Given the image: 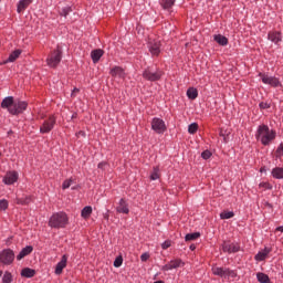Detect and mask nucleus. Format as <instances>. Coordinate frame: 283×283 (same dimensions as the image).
I'll return each mask as SVG.
<instances>
[{"mask_svg": "<svg viewBox=\"0 0 283 283\" xmlns=\"http://www.w3.org/2000/svg\"><path fill=\"white\" fill-rule=\"evenodd\" d=\"M277 137V133L271 128L269 125L261 124L258 126L255 132V138L263 145L264 147H269L273 140Z\"/></svg>", "mask_w": 283, "mask_h": 283, "instance_id": "obj_1", "label": "nucleus"}, {"mask_svg": "<svg viewBox=\"0 0 283 283\" xmlns=\"http://www.w3.org/2000/svg\"><path fill=\"white\" fill-rule=\"evenodd\" d=\"M48 224L50 229H65L70 224V216L65 211L53 212Z\"/></svg>", "mask_w": 283, "mask_h": 283, "instance_id": "obj_2", "label": "nucleus"}, {"mask_svg": "<svg viewBox=\"0 0 283 283\" xmlns=\"http://www.w3.org/2000/svg\"><path fill=\"white\" fill-rule=\"evenodd\" d=\"M61 61H63V49L61 45H57L53 51L49 53L46 57V65L53 70H56V67H59L61 64Z\"/></svg>", "mask_w": 283, "mask_h": 283, "instance_id": "obj_3", "label": "nucleus"}, {"mask_svg": "<svg viewBox=\"0 0 283 283\" xmlns=\"http://www.w3.org/2000/svg\"><path fill=\"white\" fill-rule=\"evenodd\" d=\"M57 118L56 114H50L49 116L42 115L41 119L43 122L40 126V134H50L56 127Z\"/></svg>", "mask_w": 283, "mask_h": 283, "instance_id": "obj_4", "label": "nucleus"}, {"mask_svg": "<svg viewBox=\"0 0 283 283\" xmlns=\"http://www.w3.org/2000/svg\"><path fill=\"white\" fill-rule=\"evenodd\" d=\"M142 76L145 81H149L150 83H156V81H160V78L165 76V72L160 69L154 70L153 67L148 66L143 71Z\"/></svg>", "mask_w": 283, "mask_h": 283, "instance_id": "obj_5", "label": "nucleus"}, {"mask_svg": "<svg viewBox=\"0 0 283 283\" xmlns=\"http://www.w3.org/2000/svg\"><path fill=\"white\" fill-rule=\"evenodd\" d=\"M211 271H212V274L217 275L218 277H226V279L232 277V280H234V277H238V272L229 268H220V266L213 265L211 268Z\"/></svg>", "mask_w": 283, "mask_h": 283, "instance_id": "obj_6", "label": "nucleus"}, {"mask_svg": "<svg viewBox=\"0 0 283 283\" xmlns=\"http://www.w3.org/2000/svg\"><path fill=\"white\" fill-rule=\"evenodd\" d=\"M27 109H28V102L18 99V101H14L13 106L9 108V114H11V116H19L23 114V112H25Z\"/></svg>", "mask_w": 283, "mask_h": 283, "instance_id": "obj_7", "label": "nucleus"}, {"mask_svg": "<svg viewBox=\"0 0 283 283\" xmlns=\"http://www.w3.org/2000/svg\"><path fill=\"white\" fill-rule=\"evenodd\" d=\"M14 262V251L12 249H3L0 251V264L10 266Z\"/></svg>", "mask_w": 283, "mask_h": 283, "instance_id": "obj_8", "label": "nucleus"}, {"mask_svg": "<svg viewBox=\"0 0 283 283\" xmlns=\"http://www.w3.org/2000/svg\"><path fill=\"white\" fill-rule=\"evenodd\" d=\"M259 76L264 85H270V87H282V82L275 76H269L266 73H259Z\"/></svg>", "mask_w": 283, "mask_h": 283, "instance_id": "obj_9", "label": "nucleus"}, {"mask_svg": "<svg viewBox=\"0 0 283 283\" xmlns=\"http://www.w3.org/2000/svg\"><path fill=\"white\" fill-rule=\"evenodd\" d=\"M150 125L155 134H165V132H167V124L163 120V118L154 117Z\"/></svg>", "mask_w": 283, "mask_h": 283, "instance_id": "obj_10", "label": "nucleus"}, {"mask_svg": "<svg viewBox=\"0 0 283 283\" xmlns=\"http://www.w3.org/2000/svg\"><path fill=\"white\" fill-rule=\"evenodd\" d=\"M221 249L223 253L231 255V253H240L241 247L240 242L223 241Z\"/></svg>", "mask_w": 283, "mask_h": 283, "instance_id": "obj_11", "label": "nucleus"}, {"mask_svg": "<svg viewBox=\"0 0 283 283\" xmlns=\"http://www.w3.org/2000/svg\"><path fill=\"white\" fill-rule=\"evenodd\" d=\"M161 46L163 44L160 43V41H154L148 43V51L151 54L153 59H158V56H160Z\"/></svg>", "mask_w": 283, "mask_h": 283, "instance_id": "obj_12", "label": "nucleus"}, {"mask_svg": "<svg viewBox=\"0 0 283 283\" xmlns=\"http://www.w3.org/2000/svg\"><path fill=\"white\" fill-rule=\"evenodd\" d=\"M19 180V172L15 170H10L7 171V174L4 175L2 182H4L6 185H14V182H18Z\"/></svg>", "mask_w": 283, "mask_h": 283, "instance_id": "obj_13", "label": "nucleus"}, {"mask_svg": "<svg viewBox=\"0 0 283 283\" xmlns=\"http://www.w3.org/2000/svg\"><path fill=\"white\" fill-rule=\"evenodd\" d=\"M180 266H185V262L181 259H174L161 266V271H172V269H180Z\"/></svg>", "mask_w": 283, "mask_h": 283, "instance_id": "obj_14", "label": "nucleus"}, {"mask_svg": "<svg viewBox=\"0 0 283 283\" xmlns=\"http://www.w3.org/2000/svg\"><path fill=\"white\" fill-rule=\"evenodd\" d=\"M273 251V248L271 247H264L263 250L259 251L255 255H254V260L256 262H264V260H266V258H269V254Z\"/></svg>", "mask_w": 283, "mask_h": 283, "instance_id": "obj_15", "label": "nucleus"}, {"mask_svg": "<svg viewBox=\"0 0 283 283\" xmlns=\"http://www.w3.org/2000/svg\"><path fill=\"white\" fill-rule=\"evenodd\" d=\"M268 40L274 45H280L282 43V31H270L268 33Z\"/></svg>", "mask_w": 283, "mask_h": 283, "instance_id": "obj_16", "label": "nucleus"}, {"mask_svg": "<svg viewBox=\"0 0 283 283\" xmlns=\"http://www.w3.org/2000/svg\"><path fill=\"white\" fill-rule=\"evenodd\" d=\"M109 74L113 78H123L125 80L127 74L125 73V69L122 66H114L111 69Z\"/></svg>", "mask_w": 283, "mask_h": 283, "instance_id": "obj_17", "label": "nucleus"}, {"mask_svg": "<svg viewBox=\"0 0 283 283\" xmlns=\"http://www.w3.org/2000/svg\"><path fill=\"white\" fill-rule=\"evenodd\" d=\"M116 212L124 213L126 216L129 213V203H127V200H125V198H122L119 200L118 206L116 207Z\"/></svg>", "mask_w": 283, "mask_h": 283, "instance_id": "obj_18", "label": "nucleus"}, {"mask_svg": "<svg viewBox=\"0 0 283 283\" xmlns=\"http://www.w3.org/2000/svg\"><path fill=\"white\" fill-rule=\"evenodd\" d=\"M67 266V254H64L61 258V261L57 262V264L55 265V275H61L63 273V269H65Z\"/></svg>", "mask_w": 283, "mask_h": 283, "instance_id": "obj_19", "label": "nucleus"}, {"mask_svg": "<svg viewBox=\"0 0 283 283\" xmlns=\"http://www.w3.org/2000/svg\"><path fill=\"white\" fill-rule=\"evenodd\" d=\"M33 1L34 0H20L17 4L18 14L25 12V10H28V8H30V6H32Z\"/></svg>", "mask_w": 283, "mask_h": 283, "instance_id": "obj_20", "label": "nucleus"}, {"mask_svg": "<svg viewBox=\"0 0 283 283\" xmlns=\"http://www.w3.org/2000/svg\"><path fill=\"white\" fill-rule=\"evenodd\" d=\"M13 105H14L13 96L4 97L1 102L2 109H8V112H10V108L13 107Z\"/></svg>", "mask_w": 283, "mask_h": 283, "instance_id": "obj_21", "label": "nucleus"}, {"mask_svg": "<svg viewBox=\"0 0 283 283\" xmlns=\"http://www.w3.org/2000/svg\"><path fill=\"white\" fill-rule=\"evenodd\" d=\"M105 54V52L102 49H95L91 52V59L93 63H98L101 61V57Z\"/></svg>", "mask_w": 283, "mask_h": 283, "instance_id": "obj_22", "label": "nucleus"}, {"mask_svg": "<svg viewBox=\"0 0 283 283\" xmlns=\"http://www.w3.org/2000/svg\"><path fill=\"white\" fill-rule=\"evenodd\" d=\"M32 251H34V248L32 245H27L17 255V260H23V258L30 255V253H32Z\"/></svg>", "mask_w": 283, "mask_h": 283, "instance_id": "obj_23", "label": "nucleus"}, {"mask_svg": "<svg viewBox=\"0 0 283 283\" xmlns=\"http://www.w3.org/2000/svg\"><path fill=\"white\" fill-rule=\"evenodd\" d=\"M21 277H34L36 275V270L31 269V268H24L20 272Z\"/></svg>", "mask_w": 283, "mask_h": 283, "instance_id": "obj_24", "label": "nucleus"}, {"mask_svg": "<svg viewBox=\"0 0 283 283\" xmlns=\"http://www.w3.org/2000/svg\"><path fill=\"white\" fill-rule=\"evenodd\" d=\"M272 178L275 180H283V167H275L271 171Z\"/></svg>", "mask_w": 283, "mask_h": 283, "instance_id": "obj_25", "label": "nucleus"}, {"mask_svg": "<svg viewBox=\"0 0 283 283\" xmlns=\"http://www.w3.org/2000/svg\"><path fill=\"white\" fill-rule=\"evenodd\" d=\"M93 209L92 206H86L81 210V218H83V220H87L88 218H92V213H93Z\"/></svg>", "mask_w": 283, "mask_h": 283, "instance_id": "obj_26", "label": "nucleus"}, {"mask_svg": "<svg viewBox=\"0 0 283 283\" xmlns=\"http://www.w3.org/2000/svg\"><path fill=\"white\" fill-rule=\"evenodd\" d=\"M216 43H218L219 45H229V39H227V36L222 35V34H216L213 36Z\"/></svg>", "mask_w": 283, "mask_h": 283, "instance_id": "obj_27", "label": "nucleus"}, {"mask_svg": "<svg viewBox=\"0 0 283 283\" xmlns=\"http://www.w3.org/2000/svg\"><path fill=\"white\" fill-rule=\"evenodd\" d=\"M176 3V0H160V6L164 10H171Z\"/></svg>", "mask_w": 283, "mask_h": 283, "instance_id": "obj_28", "label": "nucleus"}, {"mask_svg": "<svg viewBox=\"0 0 283 283\" xmlns=\"http://www.w3.org/2000/svg\"><path fill=\"white\" fill-rule=\"evenodd\" d=\"M186 94L190 101H196L198 98V88L189 87Z\"/></svg>", "mask_w": 283, "mask_h": 283, "instance_id": "obj_29", "label": "nucleus"}, {"mask_svg": "<svg viewBox=\"0 0 283 283\" xmlns=\"http://www.w3.org/2000/svg\"><path fill=\"white\" fill-rule=\"evenodd\" d=\"M19 56H21V50H15L9 55L7 62L14 63V61L18 60Z\"/></svg>", "mask_w": 283, "mask_h": 283, "instance_id": "obj_30", "label": "nucleus"}, {"mask_svg": "<svg viewBox=\"0 0 283 283\" xmlns=\"http://www.w3.org/2000/svg\"><path fill=\"white\" fill-rule=\"evenodd\" d=\"M14 282V276L10 271H6L2 276V283H11Z\"/></svg>", "mask_w": 283, "mask_h": 283, "instance_id": "obj_31", "label": "nucleus"}, {"mask_svg": "<svg viewBox=\"0 0 283 283\" xmlns=\"http://www.w3.org/2000/svg\"><path fill=\"white\" fill-rule=\"evenodd\" d=\"M30 202H32V196H25L17 199V205L25 206L30 205Z\"/></svg>", "mask_w": 283, "mask_h": 283, "instance_id": "obj_32", "label": "nucleus"}, {"mask_svg": "<svg viewBox=\"0 0 283 283\" xmlns=\"http://www.w3.org/2000/svg\"><path fill=\"white\" fill-rule=\"evenodd\" d=\"M160 178V167L155 166L153 172L150 174V180H158Z\"/></svg>", "mask_w": 283, "mask_h": 283, "instance_id": "obj_33", "label": "nucleus"}, {"mask_svg": "<svg viewBox=\"0 0 283 283\" xmlns=\"http://www.w3.org/2000/svg\"><path fill=\"white\" fill-rule=\"evenodd\" d=\"M235 216V212L233 211H223L220 213V219L221 220H231Z\"/></svg>", "mask_w": 283, "mask_h": 283, "instance_id": "obj_34", "label": "nucleus"}, {"mask_svg": "<svg viewBox=\"0 0 283 283\" xmlns=\"http://www.w3.org/2000/svg\"><path fill=\"white\" fill-rule=\"evenodd\" d=\"M198 238H200V232L188 233L185 237V241L186 242H191L193 240H198Z\"/></svg>", "mask_w": 283, "mask_h": 283, "instance_id": "obj_35", "label": "nucleus"}, {"mask_svg": "<svg viewBox=\"0 0 283 283\" xmlns=\"http://www.w3.org/2000/svg\"><path fill=\"white\" fill-rule=\"evenodd\" d=\"M259 189H263V191H271V189H273V185L269 181H262L259 184Z\"/></svg>", "mask_w": 283, "mask_h": 283, "instance_id": "obj_36", "label": "nucleus"}, {"mask_svg": "<svg viewBox=\"0 0 283 283\" xmlns=\"http://www.w3.org/2000/svg\"><path fill=\"white\" fill-rule=\"evenodd\" d=\"M74 182V178H69V179H65L62 184V189L65 190V189H70V187H72V184Z\"/></svg>", "mask_w": 283, "mask_h": 283, "instance_id": "obj_37", "label": "nucleus"}, {"mask_svg": "<svg viewBox=\"0 0 283 283\" xmlns=\"http://www.w3.org/2000/svg\"><path fill=\"white\" fill-rule=\"evenodd\" d=\"M113 265L115 266V269H120V266H123V255L116 256Z\"/></svg>", "mask_w": 283, "mask_h": 283, "instance_id": "obj_38", "label": "nucleus"}, {"mask_svg": "<svg viewBox=\"0 0 283 283\" xmlns=\"http://www.w3.org/2000/svg\"><path fill=\"white\" fill-rule=\"evenodd\" d=\"M198 132V123H192L188 126V133L196 134Z\"/></svg>", "mask_w": 283, "mask_h": 283, "instance_id": "obj_39", "label": "nucleus"}, {"mask_svg": "<svg viewBox=\"0 0 283 283\" xmlns=\"http://www.w3.org/2000/svg\"><path fill=\"white\" fill-rule=\"evenodd\" d=\"M276 158H283V143H281L275 150Z\"/></svg>", "mask_w": 283, "mask_h": 283, "instance_id": "obj_40", "label": "nucleus"}, {"mask_svg": "<svg viewBox=\"0 0 283 283\" xmlns=\"http://www.w3.org/2000/svg\"><path fill=\"white\" fill-rule=\"evenodd\" d=\"M8 207H9L8 200L1 199L0 200V211H7Z\"/></svg>", "mask_w": 283, "mask_h": 283, "instance_id": "obj_41", "label": "nucleus"}, {"mask_svg": "<svg viewBox=\"0 0 283 283\" xmlns=\"http://www.w3.org/2000/svg\"><path fill=\"white\" fill-rule=\"evenodd\" d=\"M70 12H72V7H65L61 10L60 15L67 17V14H70Z\"/></svg>", "mask_w": 283, "mask_h": 283, "instance_id": "obj_42", "label": "nucleus"}, {"mask_svg": "<svg viewBox=\"0 0 283 283\" xmlns=\"http://www.w3.org/2000/svg\"><path fill=\"white\" fill-rule=\"evenodd\" d=\"M211 156H213V154H211L210 150H203V151L201 153V158H202L203 160H209V158H211Z\"/></svg>", "mask_w": 283, "mask_h": 283, "instance_id": "obj_43", "label": "nucleus"}, {"mask_svg": "<svg viewBox=\"0 0 283 283\" xmlns=\"http://www.w3.org/2000/svg\"><path fill=\"white\" fill-rule=\"evenodd\" d=\"M260 109H271V103L269 102H261L259 104Z\"/></svg>", "mask_w": 283, "mask_h": 283, "instance_id": "obj_44", "label": "nucleus"}, {"mask_svg": "<svg viewBox=\"0 0 283 283\" xmlns=\"http://www.w3.org/2000/svg\"><path fill=\"white\" fill-rule=\"evenodd\" d=\"M109 164L107 161H101L98 165H97V169H101L102 171H105V167H108Z\"/></svg>", "mask_w": 283, "mask_h": 283, "instance_id": "obj_45", "label": "nucleus"}, {"mask_svg": "<svg viewBox=\"0 0 283 283\" xmlns=\"http://www.w3.org/2000/svg\"><path fill=\"white\" fill-rule=\"evenodd\" d=\"M149 258H150L149 252H145L140 255L142 262H147V260H149Z\"/></svg>", "mask_w": 283, "mask_h": 283, "instance_id": "obj_46", "label": "nucleus"}, {"mask_svg": "<svg viewBox=\"0 0 283 283\" xmlns=\"http://www.w3.org/2000/svg\"><path fill=\"white\" fill-rule=\"evenodd\" d=\"M169 247H171V241H165L163 244H161V249H164V250H167V249H169Z\"/></svg>", "mask_w": 283, "mask_h": 283, "instance_id": "obj_47", "label": "nucleus"}, {"mask_svg": "<svg viewBox=\"0 0 283 283\" xmlns=\"http://www.w3.org/2000/svg\"><path fill=\"white\" fill-rule=\"evenodd\" d=\"M71 118H72V120H74V118H78V113H73Z\"/></svg>", "mask_w": 283, "mask_h": 283, "instance_id": "obj_48", "label": "nucleus"}, {"mask_svg": "<svg viewBox=\"0 0 283 283\" xmlns=\"http://www.w3.org/2000/svg\"><path fill=\"white\" fill-rule=\"evenodd\" d=\"M276 231H280L281 233H283V226L277 227V228H276Z\"/></svg>", "mask_w": 283, "mask_h": 283, "instance_id": "obj_49", "label": "nucleus"}, {"mask_svg": "<svg viewBox=\"0 0 283 283\" xmlns=\"http://www.w3.org/2000/svg\"><path fill=\"white\" fill-rule=\"evenodd\" d=\"M190 251H196V244L190 245Z\"/></svg>", "mask_w": 283, "mask_h": 283, "instance_id": "obj_50", "label": "nucleus"}, {"mask_svg": "<svg viewBox=\"0 0 283 283\" xmlns=\"http://www.w3.org/2000/svg\"><path fill=\"white\" fill-rule=\"evenodd\" d=\"M104 220H109V214H104Z\"/></svg>", "mask_w": 283, "mask_h": 283, "instance_id": "obj_51", "label": "nucleus"}, {"mask_svg": "<svg viewBox=\"0 0 283 283\" xmlns=\"http://www.w3.org/2000/svg\"><path fill=\"white\" fill-rule=\"evenodd\" d=\"M73 92H80V90L75 87V88L73 90Z\"/></svg>", "mask_w": 283, "mask_h": 283, "instance_id": "obj_52", "label": "nucleus"}, {"mask_svg": "<svg viewBox=\"0 0 283 283\" xmlns=\"http://www.w3.org/2000/svg\"><path fill=\"white\" fill-rule=\"evenodd\" d=\"M3 275V271H0V277Z\"/></svg>", "mask_w": 283, "mask_h": 283, "instance_id": "obj_53", "label": "nucleus"}, {"mask_svg": "<svg viewBox=\"0 0 283 283\" xmlns=\"http://www.w3.org/2000/svg\"><path fill=\"white\" fill-rule=\"evenodd\" d=\"M260 171H261V174H262V171H264V169H263V168H261V169H260Z\"/></svg>", "mask_w": 283, "mask_h": 283, "instance_id": "obj_54", "label": "nucleus"}, {"mask_svg": "<svg viewBox=\"0 0 283 283\" xmlns=\"http://www.w3.org/2000/svg\"><path fill=\"white\" fill-rule=\"evenodd\" d=\"M80 134H83V135H85V133H84V132H80Z\"/></svg>", "mask_w": 283, "mask_h": 283, "instance_id": "obj_55", "label": "nucleus"}, {"mask_svg": "<svg viewBox=\"0 0 283 283\" xmlns=\"http://www.w3.org/2000/svg\"><path fill=\"white\" fill-rule=\"evenodd\" d=\"M2 156V154L0 153V157Z\"/></svg>", "mask_w": 283, "mask_h": 283, "instance_id": "obj_56", "label": "nucleus"}]
</instances>
